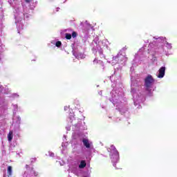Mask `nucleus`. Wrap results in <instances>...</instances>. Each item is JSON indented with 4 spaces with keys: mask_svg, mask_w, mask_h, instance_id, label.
<instances>
[{
    "mask_svg": "<svg viewBox=\"0 0 177 177\" xmlns=\"http://www.w3.org/2000/svg\"><path fill=\"white\" fill-rule=\"evenodd\" d=\"M93 62H94V63H96V59H95Z\"/></svg>",
    "mask_w": 177,
    "mask_h": 177,
    "instance_id": "ddd939ff",
    "label": "nucleus"
},
{
    "mask_svg": "<svg viewBox=\"0 0 177 177\" xmlns=\"http://www.w3.org/2000/svg\"><path fill=\"white\" fill-rule=\"evenodd\" d=\"M65 38H66V39H70L71 38V34H70V33H66Z\"/></svg>",
    "mask_w": 177,
    "mask_h": 177,
    "instance_id": "6e6552de",
    "label": "nucleus"
},
{
    "mask_svg": "<svg viewBox=\"0 0 177 177\" xmlns=\"http://www.w3.org/2000/svg\"><path fill=\"white\" fill-rule=\"evenodd\" d=\"M55 46H57V48H60V46H62V41H58L55 43Z\"/></svg>",
    "mask_w": 177,
    "mask_h": 177,
    "instance_id": "0eeeda50",
    "label": "nucleus"
},
{
    "mask_svg": "<svg viewBox=\"0 0 177 177\" xmlns=\"http://www.w3.org/2000/svg\"><path fill=\"white\" fill-rule=\"evenodd\" d=\"M8 176H12V166H8L7 169Z\"/></svg>",
    "mask_w": 177,
    "mask_h": 177,
    "instance_id": "423d86ee",
    "label": "nucleus"
},
{
    "mask_svg": "<svg viewBox=\"0 0 177 177\" xmlns=\"http://www.w3.org/2000/svg\"><path fill=\"white\" fill-rule=\"evenodd\" d=\"M77 34L76 33V32L73 31V32H72V37H73V38L77 37Z\"/></svg>",
    "mask_w": 177,
    "mask_h": 177,
    "instance_id": "9d476101",
    "label": "nucleus"
},
{
    "mask_svg": "<svg viewBox=\"0 0 177 177\" xmlns=\"http://www.w3.org/2000/svg\"><path fill=\"white\" fill-rule=\"evenodd\" d=\"M26 169H30V166H28V165H26Z\"/></svg>",
    "mask_w": 177,
    "mask_h": 177,
    "instance_id": "f8f14e48",
    "label": "nucleus"
},
{
    "mask_svg": "<svg viewBox=\"0 0 177 177\" xmlns=\"http://www.w3.org/2000/svg\"><path fill=\"white\" fill-rule=\"evenodd\" d=\"M158 78H164L165 75V66H162L158 71Z\"/></svg>",
    "mask_w": 177,
    "mask_h": 177,
    "instance_id": "f03ea898",
    "label": "nucleus"
},
{
    "mask_svg": "<svg viewBox=\"0 0 177 177\" xmlns=\"http://www.w3.org/2000/svg\"><path fill=\"white\" fill-rule=\"evenodd\" d=\"M144 82L146 91L150 92L151 91L150 88L154 84V78H153L151 75H148L144 80Z\"/></svg>",
    "mask_w": 177,
    "mask_h": 177,
    "instance_id": "f257e3e1",
    "label": "nucleus"
},
{
    "mask_svg": "<svg viewBox=\"0 0 177 177\" xmlns=\"http://www.w3.org/2000/svg\"><path fill=\"white\" fill-rule=\"evenodd\" d=\"M12 139H13V131H10L8 134V142H12Z\"/></svg>",
    "mask_w": 177,
    "mask_h": 177,
    "instance_id": "39448f33",
    "label": "nucleus"
},
{
    "mask_svg": "<svg viewBox=\"0 0 177 177\" xmlns=\"http://www.w3.org/2000/svg\"><path fill=\"white\" fill-rule=\"evenodd\" d=\"M82 142H83L84 146H85V147H86V149L91 148V144L89 143V140L84 138L82 140Z\"/></svg>",
    "mask_w": 177,
    "mask_h": 177,
    "instance_id": "7ed1b4c3",
    "label": "nucleus"
},
{
    "mask_svg": "<svg viewBox=\"0 0 177 177\" xmlns=\"http://www.w3.org/2000/svg\"><path fill=\"white\" fill-rule=\"evenodd\" d=\"M31 1H32V0H25V2H26V3H30V2H31Z\"/></svg>",
    "mask_w": 177,
    "mask_h": 177,
    "instance_id": "9b49d317",
    "label": "nucleus"
},
{
    "mask_svg": "<svg viewBox=\"0 0 177 177\" xmlns=\"http://www.w3.org/2000/svg\"><path fill=\"white\" fill-rule=\"evenodd\" d=\"M36 160H37V158H31L30 159V164H32V162H35Z\"/></svg>",
    "mask_w": 177,
    "mask_h": 177,
    "instance_id": "1a4fd4ad",
    "label": "nucleus"
},
{
    "mask_svg": "<svg viewBox=\"0 0 177 177\" xmlns=\"http://www.w3.org/2000/svg\"><path fill=\"white\" fill-rule=\"evenodd\" d=\"M86 167V162L85 160H82L80 162V164L79 165V168L80 169H82L83 168H85Z\"/></svg>",
    "mask_w": 177,
    "mask_h": 177,
    "instance_id": "20e7f679",
    "label": "nucleus"
}]
</instances>
